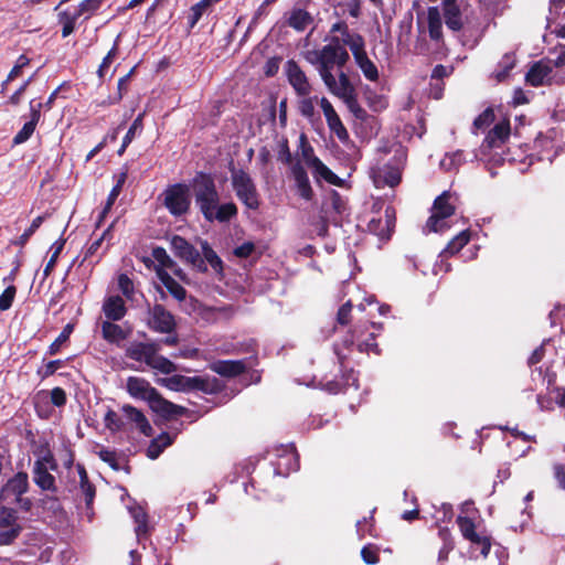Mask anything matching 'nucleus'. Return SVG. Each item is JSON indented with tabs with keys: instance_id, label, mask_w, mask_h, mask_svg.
Returning <instances> with one entry per match:
<instances>
[{
	"instance_id": "obj_1",
	"label": "nucleus",
	"mask_w": 565,
	"mask_h": 565,
	"mask_svg": "<svg viewBox=\"0 0 565 565\" xmlns=\"http://www.w3.org/2000/svg\"><path fill=\"white\" fill-rule=\"evenodd\" d=\"M195 204L207 222L225 223L237 215L234 202L220 204V193L212 175L200 172L193 179Z\"/></svg>"
},
{
	"instance_id": "obj_2",
	"label": "nucleus",
	"mask_w": 565,
	"mask_h": 565,
	"mask_svg": "<svg viewBox=\"0 0 565 565\" xmlns=\"http://www.w3.org/2000/svg\"><path fill=\"white\" fill-rule=\"evenodd\" d=\"M327 41L323 46L303 53L305 60L317 70L320 77L343 68L350 60L348 50L337 35L328 38Z\"/></svg>"
},
{
	"instance_id": "obj_3",
	"label": "nucleus",
	"mask_w": 565,
	"mask_h": 565,
	"mask_svg": "<svg viewBox=\"0 0 565 565\" xmlns=\"http://www.w3.org/2000/svg\"><path fill=\"white\" fill-rule=\"evenodd\" d=\"M126 387L131 397L148 402L150 408L163 417L180 416L185 413L184 407L164 399L158 391L142 377H128Z\"/></svg>"
},
{
	"instance_id": "obj_4",
	"label": "nucleus",
	"mask_w": 565,
	"mask_h": 565,
	"mask_svg": "<svg viewBox=\"0 0 565 565\" xmlns=\"http://www.w3.org/2000/svg\"><path fill=\"white\" fill-rule=\"evenodd\" d=\"M161 345L158 342H131L126 349V356L163 373L171 374L177 366L169 359L159 354Z\"/></svg>"
},
{
	"instance_id": "obj_5",
	"label": "nucleus",
	"mask_w": 565,
	"mask_h": 565,
	"mask_svg": "<svg viewBox=\"0 0 565 565\" xmlns=\"http://www.w3.org/2000/svg\"><path fill=\"white\" fill-rule=\"evenodd\" d=\"M231 184L236 198L248 210L256 211L260 205V195L252 177L243 169H231Z\"/></svg>"
},
{
	"instance_id": "obj_6",
	"label": "nucleus",
	"mask_w": 565,
	"mask_h": 565,
	"mask_svg": "<svg viewBox=\"0 0 565 565\" xmlns=\"http://www.w3.org/2000/svg\"><path fill=\"white\" fill-rule=\"evenodd\" d=\"M457 525L465 540H467L472 548H479L480 554L487 557L491 550V537L486 531L479 529V524L469 515H458Z\"/></svg>"
},
{
	"instance_id": "obj_7",
	"label": "nucleus",
	"mask_w": 565,
	"mask_h": 565,
	"mask_svg": "<svg viewBox=\"0 0 565 565\" xmlns=\"http://www.w3.org/2000/svg\"><path fill=\"white\" fill-rule=\"evenodd\" d=\"M404 159V153L399 152L398 156H395L387 163L372 168L370 173L374 185L379 189L386 185L391 188L397 185L402 179Z\"/></svg>"
},
{
	"instance_id": "obj_8",
	"label": "nucleus",
	"mask_w": 565,
	"mask_h": 565,
	"mask_svg": "<svg viewBox=\"0 0 565 565\" xmlns=\"http://www.w3.org/2000/svg\"><path fill=\"white\" fill-rule=\"evenodd\" d=\"M452 194L449 191H444L436 198L433 206V214L426 224V227L430 232L441 233L450 227L447 218L455 213V206L450 202Z\"/></svg>"
},
{
	"instance_id": "obj_9",
	"label": "nucleus",
	"mask_w": 565,
	"mask_h": 565,
	"mask_svg": "<svg viewBox=\"0 0 565 565\" xmlns=\"http://www.w3.org/2000/svg\"><path fill=\"white\" fill-rule=\"evenodd\" d=\"M57 469L56 460L51 452H47L35 460L33 465V481L43 491L55 492L56 482L55 477L51 471Z\"/></svg>"
},
{
	"instance_id": "obj_10",
	"label": "nucleus",
	"mask_w": 565,
	"mask_h": 565,
	"mask_svg": "<svg viewBox=\"0 0 565 565\" xmlns=\"http://www.w3.org/2000/svg\"><path fill=\"white\" fill-rule=\"evenodd\" d=\"M271 466L275 476L287 477L290 472L298 470V455L291 445H280L273 449Z\"/></svg>"
},
{
	"instance_id": "obj_11",
	"label": "nucleus",
	"mask_w": 565,
	"mask_h": 565,
	"mask_svg": "<svg viewBox=\"0 0 565 565\" xmlns=\"http://www.w3.org/2000/svg\"><path fill=\"white\" fill-rule=\"evenodd\" d=\"M190 203L189 189L184 184H173L164 191V206L173 216L185 214Z\"/></svg>"
},
{
	"instance_id": "obj_12",
	"label": "nucleus",
	"mask_w": 565,
	"mask_h": 565,
	"mask_svg": "<svg viewBox=\"0 0 565 565\" xmlns=\"http://www.w3.org/2000/svg\"><path fill=\"white\" fill-rule=\"evenodd\" d=\"M337 74L331 72L321 77L328 90L339 99L356 92L355 86L351 82L347 73L342 68L337 70Z\"/></svg>"
},
{
	"instance_id": "obj_13",
	"label": "nucleus",
	"mask_w": 565,
	"mask_h": 565,
	"mask_svg": "<svg viewBox=\"0 0 565 565\" xmlns=\"http://www.w3.org/2000/svg\"><path fill=\"white\" fill-rule=\"evenodd\" d=\"M285 162L290 164L291 175L295 180V186L298 194L306 201H310L313 196V190L311 188L307 171L299 161H292L291 154L287 151Z\"/></svg>"
},
{
	"instance_id": "obj_14",
	"label": "nucleus",
	"mask_w": 565,
	"mask_h": 565,
	"mask_svg": "<svg viewBox=\"0 0 565 565\" xmlns=\"http://www.w3.org/2000/svg\"><path fill=\"white\" fill-rule=\"evenodd\" d=\"M29 489V478L25 472H18L3 486L0 492V502L13 504Z\"/></svg>"
},
{
	"instance_id": "obj_15",
	"label": "nucleus",
	"mask_w": 565,
	"mask_h": 565,
	"mask_svg": "<svg viewBox=\"0 0 565 565\" xmlns=\"http://www.w3.org/2000/svg\"><path fill=\"white\" fill-rule=\"evenodd\" d=\"M148 326L160 333L174 331V317L161 305H156L149 310Z\"/></svg>"
},
{
	"instance_id": "obj_16",
	"label": "nucleus",
	"mask_w": 565,
	"mask_h": 565,
	"mask_svg": "<svg viewBox=\"0 0 565 565\" xmlns=\"http://www.w3.org/2000/svg\"><path fill=\"white\" fill-rule=\"evenodd\" d=\"M160 384L177 392H188L192 390L206 391V382L200 376L189 377L175 374L170 377L161 379Z\"/></svg>"
},
{
	"instance_id": "obj_17",
	"label": "nucleus",
	"mask_w": 565,
	"mask_h": 565,
	"mask_svg": "<svg viewBox=\"0 0 565 565\" xmlns=\"http://www.w3.org/2000/svg\"><path fill=\"white\" fill-rule=\"evenodd\" d=\"M170 246L175 256H178L182 260L193 266L201 267V265H203V260L200 256V253L183 237L179 235L172 236V238L170 239Z\"/></svg>"
},
{
	"instance_id": "obj_18",
	"label": "nucleus",
	"mask_w": 565,
	"mask_h": 565,
	"mask_svg": "<svg viewBox=\"0 0 565 565\" xmlns=\"http://www.w3.org/2000/svg\"><path fill=\"white\" fill-rule=\"evenodd\" d=\"M320 107L322 109V113L324 115L326 121L328 124V127L332 134H334L338 139L342 142H345L349 140V132L344 125L342 124L339 115L337 114L335 109L333 108L332 104L326 98L322 97L320 99Z\"/></svg>"
},
{
	"instance_id": "obj_19",
	"label": "nucleus",
	"mask_w": 565,
	"mask_h": 565,
	"mask_svg": "<svg viewBox=\"0 0 565 565\" xmlns=\"http://www.w3.org/2000/svg\"><path fill=\"white\" fill-rule=\"evenodd\" d=\"M510 136V124L508 121H501L497 124L486 136L481 147L480 156H486L487 150L500 148ZM476 158H479V153H476Z\"/></svg>"
},
{
	"instance_id": "obj_20",
	"label": "nucleus",
	"mask_w": 565,
	"mask_h": 565,
	"mask_svg": "<svg viewBox=\"0 0 565 565\" xmlns=\"http://www.w3.org/2000/svg\"><path fill=\"white\" fill-rule=\"evenodd\" d=\"M285 70L288 82L294 87L296 93L299 96H308L311 92V86L300 66L295 61L289 60L286 63Z\"/></svg>"
},
{
	"instance_id": "obj_21",
	"label": "nucleus",
	"mask_w": 565,
	"mask_h": 565,
	"mask_svg": "<svg viewBox=\"0 0 565 565\" xmlns=\"http://www.w3.org/2000/svg\"><path fill=\"white\" fill-rule=\"evenodd\" d=\"M124 414L125 425L131 424L145 436H151L152 427L143 413L131 405H124L121 407Z\"/></svg>"
},
{
	"instance_id": "obj_22",
	"label": "nucleus",
	"mask_w": 565,
	"mask_h": 565,
	"mask_svg": "<svg viewBox=\"0 0 565 565\" xmlns=\"http://www.w3.org/2000/svg\"><path fill=\"white\" fill-rule=\"evenodd\" d=\"M394 227L393 211L387 207L384 217L372 218L367 224L371 233L379 236L381 239H388Z\"/></svg>"
},
{
	"instance_id": "obj_23",
	"label": "nucleus",
	"mask_w": 565,
	"mask_h": 565,
	"mask_svg": "<svg viewBox=\"0 0 565 565\" xmlns=\"http://www.w3.org/2000/svg\"><path fill=\"white\" fill-rule=\"evenodd\" d=\"M39 509L44 519H52L55 521H63L65 519V511L61 501L53 495L45 494L39 501Z\"/></svg>"
},
{
	"instance_id": "obj_24",
	"label": "nucleus",
	"mask_w": 565,
	"mask_h": 565,
	"mask_svg": "<svg viewBox=\"0 0 565 565\" xmlns=\"http://www.w3.org/2000/svg\"><path fill=\"white\" fill-rule=\"evenodd\" d=\"M552 61L541 60L536 62L526 73V82L532 86H540L550 81L553 71Z\"/></svg>"
},
{
	"instance_id": "obj_25",
	"label": "nucleus",
	"mask_w": 565,
	"mask_h": 565,
	"mask_svg": "<svg viewBox=\"0 0 565 565\" xmlns=\"http://www.w3.org/2000/svg\"><path fill=\"white\" fill-rule=\"evenodd\" d=\"M210 367L221 376L233 377L245 372L247 364L243 360H220L213 362Z\"/></svg>"
},
{
	"instance_id": "obj_26",
	"label": "nucleus",
	"mask_w": 565,
	"mask_h": 565,
	"mask_svg": "<svg viewBox=\"0 0 565 565\" xmlns=\"http://www.w3.org/2000/svg\"><path fill=\"white\" fill-rule=\"evenodd\" d=\"M151 256L156 262V274L159 277V270H171L178 277H182L183 273L180 269L175 262L168 255L167 250L162 247H154L152 249Z\"/></svg>"
},
{
	"instance_id": "obj_27",
	"label": "nucleus",
	"mask_w": 565,
	"mask_h": 565,
	"mask_svg": "<svg viewBox=\"0 0 565 565\" xmlns=\"http://www.w3.org/2000/svg\"><path fill=\"white\" fill-rule=\"evenodd\" d=\"M353 55L356 66L361 70L363 76L370 82H376L380 77L377 66L369 58L365 46Z\"/></svg>"
},
{
	"instance_id": "obj_28",
	"label": "nucleus",
	"mask_w": 565,
	"mask_h": 565,
	"mask_svg": "<svg viewBox=\"0 0 565 565\" xmlns=\"http://www.w3.org/2000/svg\"><path fill=\"white\" fill-rule=\"evenodd\" d=\"M441 2L446 25L452 31H459L462 28V18L457 0H441Z\"/></svg>"
},
{
	"instance_id": "obj_29",
	"label": "nucleus",
	"mask_w": 565,
	"mask_h": 565,
	"mask_svg": "<svg viewBox=\"0 0 565 565\" xmlns=\"http://www.w3.org/2000/svg\"><path fill=\"white\" fill-rule=\"evenodd\" d=\"M103 312L108 320L118 321L126 315L125 301L120 296L114 295L105 299Z\"/></svg>"
},
{
	"instance_id": "obj_30",
	"label": "nucleus",
	"mask_w": 565,
	"mask_h": 565,
	"mask_svg": "<svg viewBox=\"0 0 565 565\" xmlns=\"http://www.w3.org/2000/svg\"><path fill=\"white\" fill-rule=\"evenodd\" d=\"M128 511L136 523V536L138 541H141L149 533L148 515L140 505H130L128 507Z\"/></svg>"
},
{
	"instance_id": "obj_31",
	"label": "nucleus",
	"mask_w": 565,
	"mask_h": 565,
	"mask_svg": "<svg viewBox=\"0 0 565 565\" xmlns=\"http://www.w3.org/2000/svg\"><path fill=\"white\" fill-rule=\"evenodd\" d=\"M310 169L318 183L326 181L329 184L342 186L343 180L333 173L320 159Z\"/></svg>"
},
{
	"instance_id": "obj_32",
	"label": "nucleus",
	"mask_w": 565,
	"mask_h": 565,
	"mask_svg": "<svg viewBox=\"0 0 565 565\" xmlns=\"http://www.w3.org/2000/svg\"><path fill=\"white\" fill-rule=\"evenodd\" d=\"M358 330H355L351 335L344 339V345L351 347L356 342L358 349L360 352H374L376 354L380 353L379 347L375 342V333H370L369 338L365 340L360 339V334H356Z\"/></svg>"
},
{
	"instance_id": "obj_33",
	"label": "nucleus",
	"mask_w": 565,
	"mask_h": 565,
	"mask_svg": "<svg viewBox=\"0 0 565 565\" xmlns=\"http://www.w3.org/2000/svg\"><path fill=\"white\" fill-rule=\"evenodd\" d=\"M427 23L430 39L439 41L443 38V22L440 11L437 7L428 8Z\"/></svg>"
},
{
	"instance_id": "obj_34",
	"label": "nucleus",
	"mask_w": 565,
	"mask_h": 565,
	"mask_svg": "<svg viewBox=\"0 0 565 565\" xmlns=\"http://www.w3.org/2000/svg\"><path fill=\"white\" fill-rule=\"evenodd\" d=\"M174 438L175 434L170 435L169 433H161L158 437L151 440L147 448V456L150 459H157L167 447L172 445Z\"/></svg>"
},
{
	"instance_id": "obj_35",
	"label": "nucleus",
	"mask_w": 565,
	"mask_h": 565,
	"mask_svg": "<svg viewBox=\"0 0 565 565\" xmlns=\"http://www.w3.org/2000/svg\"><path fill=\"white\" fill-rule=\"evenodd\" d=\"M312 23V15L303 9H294L288 18V25L298 32L305 31Z\"/></svg>"
},
{
	"instance_id": "obj_36",
	"label": "nucleus",
	"mask_w": 565,
	"mask_h": 565,
	"mask_svg": "<svg viewBox=\"0 0 565 565\" xmlns=\"http://www.w3.org/2000/svg\"><path fill=\"white\" fill-rule=\"evenodd\" d=\"M102 334L106 341L115 344H119L127 338L126 331L120 326L113 323L111 320L102 323Z\"/></svg>"
},
{
	"instance_id": "obj_37",
	"label": "nucleus",
	"mask_w": 565,
	"mask_h": 565,
	"mask_svg": "<svg viewBox=\"0 0 565 565\" xmlns=\"http://www.w3.org/2000/svg\"><path fill=\"white\" fill-rule=\"evenodd\" d=\"M76 468H77V472H78V476H79V490H81V493H82V495L84 498L86 507L89 509L92 503H93V501H94V498H95V488L89 482L88 477H87V472H86L84 466L77 465Z\"/></svg>"
},
{
	"instance_id": "obj_38",
	"label": "nucleus",
	"mask_w": 565,
	"mask_h": 565,
	"mask_svg": "<svg viewBox=\"0 0 565 565\" xmlns=\"http://www.w3.org/2000/svg\"><path fill=\"white\" fill-rule=\"evenodd\" d=\"M338 38L340 40V43L345 49L349 47L352 54H354L355 52L365 46L364 38L356 32L350 31L349 28H347L345 31L340 33V36Z\"/></svg>"
},
{
	"instance_id": "obj_39",
	"label": "nucleus",
	"mask_w": 565,
	"mask_h": 565,
	"mask_svg": "<svg viewBox=\"0 0 565 565\" xmlns=\"http://www.w3.org/2000/svg\"><path fill=\"white\" fill-rule=\"evenodd\" d=\"M159 280L161 284L169 290V292L178 300H183L185 298L186 291L185 289L177 282L168 271L159 270Z\"/></svg>"
},
{
	"instance_id": "obj_40",
	"label": "nucleus",
	"mask_w": 565,
	"mask_h": 565,
	"mask_svg": "<svg viewBox=\"0 0 565 565\" xmlns=\"http://www.w3.org/2000/svg\"><path fill=\"white\" fill-rule=\"evenodd\" d=\"M470 241V233L468 231L460 232L457 236H455L445 249L439 254V257L443 259L447 256L455 255L458 253L463 246H466Z\"/></svg>"
},
{
	"instance_id": "obj_41",
	"label": "nucleus",
	"mask_w": 565,
	"mask_h": 565,
	"mask_svg": "<svg viewBox=\"0 0 565 565\" xmlns=\"http://www.w3.org/2000/svg\"><path fill=\"white\" fill-rule=\"evenodd\" d=\"M298 156L300 157L299 162L301 164H306L308 168H311L319 158L315 154L313 148L308 143L306 137L301 135L298 147Z\"/></svg>"
},
{
	"instance_id": "obj_42",
	"label": "nucleus",
	"mask_w": 565,
	"mask_h": 565,
	"mask_svg": "<svg viewBox=\"0 0 565 565\" xmlns=\"http://www.w3.org/2000/svg\"><path fill=\"white\" fill-rule=\"evenodd\" d=\"M515 65V56L514 54L507 53L503 55L502 60L498 64V68L495 71V78L501 82L504 81L509 74V72Z\"/></svg>"
},
{
	"instance_id": "obj_43",
	"label": "nucleus",
	"mask_w": 565,
	"mask_h": 565,
	"mask_svg": "<svg viewBox=\"0 0 565 565\" xmlns=\"http://www.w3.org/2000/svg\"><path fill=\"white\" fill-rule=\"evenodd\" d=\"M465 161L463 152L457 150L451 153H447L440 161V168L450 171L457 169Z\"/></svg>"
},
{
	"instance_id": "obj_44",
	"label": "nucleus",
	"mask_w": 565,
	"mask_h": 565,
	"mask_svg": "<svg viewBox=\"0 0 565 565\" xmlns=\"http://www.w3.org/2000/svg\"><path fill=\"white\" fill-rule=\"evenodd\" d=\"M105 426L111 431H119L125 429L124 415L119 416L114 411H108L104 417Z\"/></svg>"
},
{
	"instance_id": "obj_45",
	"label": "nucleus",
	"mask_w": 565,
	"mask_h": 565,
	"mask_svg": "<svg viewBox=\"0 0 565 565\" xmlns=\"http://www.w3.org/2000/svg\"><path fill=\"white\" fill-rule=\"evenodd\" d=\"M22 525L0 527V546L12 544L21 534Z\"/></svg>"
},
{
	"instance_id": "obj_46",
	"label": "nucleus",
	"mask_w": 565,
	"mask_h": 565,
	"mask_svg": "<svg viewBox=\"0 0 565 565\" xmlns=\"http://www.w3.org/2000/svg\"><path fill=\"white\" fill-rule=\"evenodd\" d=\"M202 253L204 259L211 265V267L216 270H222V260L213 250V248L207 244V242H202L201 244Z\"/></svg>"
},
{
	"instance_id": "obj_47",
	"label": "nucleus",
	"mask_w": 565,
	"mask_h": 565,
	"mask_svg": "<svg viewBox=\"0 0 565 565\" xmlns=\"http://www.w3.org/2000/svg\"><path fill=\"white\" fill-rule=\"evenodd\" d=\"M348 109L356 117L363 118L365 116V110L360 106L358 102V93H352L348 96L340 98Z\"/></svg>"
},
{
	"instance_id": "obj_48",
	"label": "nucleus",
	"mask_w": 565,
	"mask_h": 565,
	"mask_svg": "<svg viewBox=\"0 0 565 565\" xmlns=\"http://www.w3.org/2000/svg\"><path fill=\"white\" fill-rule=\"evenodd\" d=\"M30 63V58L25 55H20L15 62V65L13 66V68L10 71V73L8 74V77L7 79L2 83V92L6 89L7 85L9 82L15 79L20 73H21V70L23 67H25L26 65H29Z\"/></svg>"
},
{
	"instance_id": "obj_49",
	"label": "nucleus",
	"mask_w": 565,
	"mask_h": 565,
	"mask_svg": "<svg viewBox=\"0 0 565 565\" xmlns=\"http://www.w3.org/2000/svg\"><path fill=\"white\" fill-rule=\"evenodd\" d=\"M36 124L26 121L13 138L14 145H21L30 139L35 130Z\"/></svg>"
},
{
	"instance_id": "obj_50",
	"label": "nucleus",
	"mask_w": 565,
	"mask_h": 565,
	"mask_svg": "<svg viewBox=\"0 0 565 565\" xmlns=\"http://www.w3.org/2000/svg\"><path fill=\"white\" fill-rule=\"evenodd\" d=\"M43 220L44 217L43 216H38L35 217L31 225L29 226V228H26L23 234L18 238V241L15 242L17 245H20V246H24L28 241L30 239V237L36 232V230L41 226V224L43 223Z\"/></svg>"
},
{
	"instance_id": "obj_51",
	"label": "nucleus",
	"mask_w": 565,
	"mask_h": 565,
	"mask_svg": "<svg viewBox=\"0 0 565 565\" xmlns=\"http://www.w3.org/2000/svg\"><path fill=\"white\" fill-rule=\"evenodd\" d=\"M73 331V327L71 324H67L65 326V328L63 329V331L58 334V337L54 340V342L50 345L49 348V353L50 354H55L58 352L60 348L62 347L63 343H65L71 333Z\"/></svg>"
},
{
	"instance_id": "obj_52",
	"label": "nucleus",
	"mask_w": 565,
	"mask_h": 565,
	"mask_svg": "<svg viewBox=\"0 0 565 565\" xmlns=\"http://www.w3.org/2000/svg\"><path fill=\"white\" fill-rule=\"evenodd\" d=\"M63 247H64V241H57L52 245V247H51L52 254H51V257L44 268L45 276H47L51 273V270L54 268Z\"/></svg>"
},
{
	"instance_id": "obj_53",
	"label": "nucleus",
	"mask_w": 565,
	"mask_h": 565,
	"mask_svg": "<svg viewBox=\"0 0 565 565\" xmlns=\"http://www.w3.org/2000/svg\"><path fill=\"white\" fill-rule=\"evenodd\" d=\"M118 288L120 289V291L124 294V296L126 298L132 299L134 282L126 274H120L118 276Z\"/></svg>"
},
{
	"instance_id": "obj_54",
	"label": "nucleus",
	"mask_w": 565,
	"mask_h": 565,
	"mask_svg": "<svg viewBox=\"0 0 565 565\" xmlns=\"http://www.w3.org/2000/svg\"><path fill=\"white\" fill-rule=\"evenodd\" d=\"M17 289L14 286H8L4 291L0 295V311L8 310L13 302Z\"/></svg>"
},
{
	"instance_id": "obj_55",
	"label": "nucleus",
	"mask_w": 565,
	"mask_h": 565,
	"mask_svg": "<svg viewBox=\"0 0 565 565\" xmlns=\"http://www.w3.org/2000/svg\"><path fill=\"white\" fill-rule=\"evenodd\" d=\"M303 98L299 102V111L303 117L310 118L315 114V104L313 102L318 99V97H308L302 96Z\"/></svg>"
},
{
	"instance_id": "obj_56",
	"label": "nucleus",
	"mask_w": 565,
	"mask_h": 565,
	"mask_svg": "<svg viewBox=\"0 0 565 565\" xmlns=\"http://www.w3.org/2000/svg\"><path fill=\"white\" fill-rule=\"evenodd\" d=\"M119 36H117L114 46L110 49V51L107 53V55L103 58L102 64L98 68V76L104 77L106 74V70L113 63L116 54H117V43H118Z\"/></svg>"
},
{
	"instance_id": "obj_57",
	"label": "nucleus",
	"mask_w": 565,
	"mask_h": 565,
	"mask_svg": "<svg viewBox=\"0 0 565 565\" xmlns=\"http://www.w3.org/2000/svg\"><path fill=\"white\" fill-rule=\"evenodd\" d=\"M362 559L370 565H374L379 562V550L374 545H365L361 550Z\"/></svg>"
},
{
	"instance_id": "obj_58",
	"label": "nucleus",
	"mask_w": 565,
	"mask_h": 565,
	"mask_svg": "<svg viewBox=\"0 0 565 565\" xmlns=\"http://www.w3.org/2000/svg\"><path fill=\"white\" fill-rule=\"evenodd\" d=\"M84 15L78 7H71L58 13V21H66L76 24V21Z\"/></svg>"
},
{
	"instance_id": "obj_59",
	"label": "nucleus",
	"mask_w": 565,
	"mask_h": 565,
	"mask_svg": "<svg viewBox=\"0 0 565 565\" xmlns=\"http://www.w3.org/2000/svg\"><path fill=\"white\" fill-rule=\"evenodd\" d=\"M142 119L143 114H139L137 118L134 120V122L131 124L127 134L124 137L125 143H130L136 137V134L142 130Z\"/></svg>"
},
{
	"instance_id": "obj_60",
	"label": "nucleus",
	"mask_w": 565,
	"mask_h": 565,
	"mask_svg": "<svg viewBox=\"0 0 565 565\" xmlns=\"http://www.w3.org/2000/svg\"><path fill=\"white\" fill-rule=\"evenodd\" d=\"M209 4L205 0H201L191 8V14L189 17L190 26L193 28L201 19L203 11Z\"/></svg>"
},
{
	"instance_id": "obj_61",
	"label": "nucleus",
	"mask_w": 565,
	"mask_h": 565,
	"mask_svg": "<svg viewBox=\"0 0 565 565\" xmlns=\"http://www.w3.org/2000/svg\"><path fill=\"white\" fill-rule=\"evenodd\" d=\"M102 4V0H84L79 3L78 9L88 19Z\"/></svg>"
},
{
	"instance_id": "obj_62",
	"label": "nucleus",
	"mask_w": 565,
	"mask_h": 565,
	"mask_svg": "<svg viewBox=\"0 0 565 565\" xmlns=\"http://www.w3.org/2000/svg\"><path fill=\"white\" fill-rule=\"evenodd\" d=\"M98 456L103 461L108 463L113 469H115V470L119 469L118 458H117V455L115 451H113L110 449L103 448L98 451Z\"/></svg>"
},
{
	"instance_id": "obj_63",
	"label": "nucleus",
	"mask_w": 565,
	"mask_h": 565,
	"mask_svg": "<svg viewBox=\"0 0 565 565\" xmlns=\"http://www.w3.org/2000/svg\"><path fill=\"white\" fill-rule=\"evenodd\" d=\"M440 535L444 537V546L440 548L438 554L439 561H446L449 552L454 548V544L450 540L447 539L449 536V531L447 529H441L439 531Z\"/></svg>"
},
{
	"instance_id": "obj_64",
	"label": "nucleus",
	"mask_w": 565,
	"mask_h": 565,
	"mask_svg": "<svg viewBox=\"0 0 565 565\" xmlns=\"http://www.w3.org/2000/svg\"><path fill=\"white\" fill-rule=\"evenodd\" d=\"M493 120V113L490 109L484 110L473 121V127L476 129H482L488 127Z\"/></svg>"
}]
</instances>
